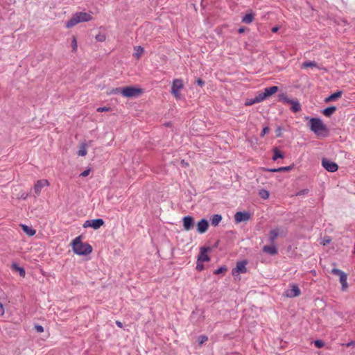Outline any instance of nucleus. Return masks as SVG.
Here are the masks:
<instances>
[{
    "instance_id": "obj_1",
    "label": "nucleus",
    "mask_w": 355,
    "mask_h": 355,
    "mask_svg": "<svg viewBox=\"0 0 355 355\" xmlns=\"http://www.w3.org/2000/svg\"><path fill=\"white\" fill-rule=\"evenodd\" d=\"M71 246L74 253L78 255H87L92 251V246L88 243H83L80 236L73 240Z\"/></svg>"
},
{
    "instance_id": "obj_2",
    "label": "nucleus",
    "mask_w": 355,
    "mask_h": 355,
    "mask_svg": "<svg viewBox=\"0 0 355 355\" xmlns=\"http://www.w3.org/2000/svg\"><path fill=\"white\" fill-rule=\"evenodd\" d=\"M91 14L84 12H76L71 18L66 23V27L70 28L80 22H87L92 20Z\"/></svg>"
},
{
    "instance_id": "obj_3",
    "label": "nucleus",
    "mask_w": 355,
    "mask_h": 355,
    "mask_svg": "<svg viewBox=\"0 0 355 355\" xmlns=\"http://www.w3.org/2000/svg\"><path fill=\"white\" fill-rule=\"evenodd\" d=\"M310 129L318 136H326L327 128L320 119L312 118L309 121Z\"/></svg>"
},
{
    "instance_id": "obj_4",
    "label": "nucleus",
    "mask_w": 355,
    "mask_h": 355,
    "mask_svg": "<svg viewBox=\"0 0 355 355\" xmlns=\"http://www.w3.org/2000/svg\"><path fill=\"white\" fill-rule=\"evenodd\" d=\"M331 272L339 277V281L341 284V289L343 291H347L349 287L347 283V274L338 268H333Z\"/></svg>"
},
{
    "instance_id": "obj_5",
    "label": "nucleus",
    "mask_w": 355,
    "mask_h": 355,
    "mask_svg": "<svg viewBox=\"0 0 355 355\" xmlns=\"http://www.w3.org/2000/svg\"><path fill=\"white\" fill-rule=\"evenodd\" d=\"M142 94V89L134 87H125L121 89V94L124 97L131 98Z\"/></svg>"
},
{
    "instance_id": "obj_6",
    "label": "nucleus",
    "mask_w": 355,
    "mask_h": 355,
    "mask_svg": "<svg viewBox=\"0 0 355 355\" xmlns=\"http://www.w3.org/2000/svg\"><path fill=\"white\" fill-rule=\"evenodd\" d=\"M104 221L101 218L87 220L83 224L84 227H92L94 230H98L102 225H103Z\"/></svg>"
},
{
    "instance_id": "obj_7",
    "label": "nucleus",
    "mask_w": 355,
    "mask_h": 355,
    "mask_svg": "<svg viewBox=\"0 0 355 355\" xmlns=\"http://www.w3.org/2000/svg\"><path fill=\"white\" fill-rule=\"evenodd\" d=\"M49 186V182L47 180L43 179V180H37L33 187V189L35 191V193L37 196H40L41 191L42 188L44 187Z\"/></svg>"
},
{
    "instance_id": "obj_8",
    "label": "nucleus",
    "mask_w": 355,
    "mask_h": 355,
    "mask_svg": "<svg viewBox=\"0 0 355 355\" xmlns=\"http://www.w3.org/2000/svg\"><path fill=\"white\" fill-rule=\"evenodd\" d=\"M210 248L209 247H202L200 249V254L198 257V259L200 261L202 262H208L210 260V257L208 255V252L210 251Z\"/></svg>"
},
{
    "instance_id": "obj_9",
    "label": "nucleus",
    "mask_w": 355,
    "mask_h": 355,
    "mask_svg": "<svg viewBox=\"0 0 355 355\" xmlns=\"http://www.w3.org/2000/svg\"><path fill=\"white\" fill-rule=\"evenodd\" d=\"M250 214L248 212L238 211L234 215V220L236 223L248 221L250 218Z\"/></svg>"
},
{
    "instance_id": "obj_10",
    "label": "nucleus",
    "mask_w": 355,
    "mask_h": 355,
    "mask_svg": "<svg viewBox=\"0 0 355 355\" xmlns=\"http://www.w3.org/2000/svg\"><path fill=\"white\" fill-rule=\"evenodd\" d=\"M322 166L329 172H335L338 170V166L335 162H331L326 159H323L322 161Z\"/></svg>"
},
{
    "instance_id": "obj_11",
    "label": "nucleus",
    "mask_w": 355,
    "mask_h": 355,
    "mask_svg": "<svg viewBox=\"0 0 355 355\" xmlns=\"http://www.w3.org/2000/svg\"><path fill=\"white\" fill-rule=\"evenodd\" d=\"M248 262L246 261H239L236 263V267L233 269L232 275H234L236 273H245L247 272L246 265Z\"/></svg>"
},
{
    "instance_id": "obj_12",
    "label": "nucleus",
    "mask_w": 355,
    "mask_h": 355,
    "mask_svg": "<svg viewBox=\"0 0 355 355\" xmlns=\"http://www.w3.org/2000/svg\"><path fill=\"white\" fill-rule=\"evenodd\" d=\"M184 230L189 231L193 227L194 219L190 216H184L182 219Z\"/></svg>"
},
{
    "instance_id": "obj_13",
    "label": "nucleus",
    "mask_w": 355,
    "mask_h": 355,
    "mask_svg": "<svg viewBox=\"0 0 355 355\" xmlns=\"http://www.w3.org/2000/svg\"><path fill=\"white\" fill-rule=\"evenodd\" d=\"M209 227L208 221L206 219H201L197 223V232L200 234L206 232Z\"/></svg>"
},
{
    "instance_id": "obj_14",
    "label": "nucleus",
    "mask_w": 355,
    "mask_h": 355,
    "mask_svg": "<svg viewBox=\"0 0 355 355\" xmlns=\"http://www.w3.org/2000/svg\"><path fill=\"white\" fill-rule=\"evenodd\" d=\"M301 294L300 289L297 285H291V288L286 292V295L288 297H297Z\"/></svg>"
},
{
    "instance_id": "obj_15",
    "label": "nucleus",
    "mask_w": 355,
    "mask_h": 355,
    "mask_svg": "<svg viewBox=\"0 0 355 355\" xmlns=\"http://www.w3.org/2000/svg\"><path fill=\"white\" fill-rule=\"evenodd\" d=\"M21 228L22 230L28 236H33L35 234L36 231L33 229L31 227H29L24 224L20 225Z\"/></svg>"
},
{
    "instance_id": "obj_16",
    "label": "nucleus",
    "mask_w": 355,
    "mask_h": 355,
    "mask_svg": "<svg viewBox=\"0 0 355 355\" xmlns=\"http://www.w3.org/2000/svg\"><path fill=\"white\" fill-rule=\"evenodd\" d=\"M87 154V145L85 142H81L79 145L78 155L85 157Z\"/></svg>"
},
{
    "instance_id": "obj_17",
    "label": "nucleus",
    "mask_w": 355,
    "mask_h": 355,
    "mask_svg": "<svg viewBox=\"0 0 355 355\" xmlns=\"http://www.w3.org/2000/svg\"><path fill=\"white\" fill-rule=\"evenodd\" d=\"M184 87L182 80L179 78L174 79L172 83L171 89L181 90Z\"/></svg>"
},
{
    "instance_id": "obj_18",
    "label": "nucleus",
    "mask_w": 355,
    "mask_h": 355,
    "mask_svg": "<svg viewBox=\"0 0 355 355\" xmlns=\"http://www.w3.org/2000/svg\"><path fill=\"white\" fill-rule=\"evenodd\" d=\"M287 102L291 105V110L293 112H297L301 110V105L297 101L287 100Z\"/></svg>"
},
{
    "instance_id": "obj_19",
    "label": "nucleus",
    "mask_w": 355,
    "mask_h": 355,
    "mask_svg": "<svg viewBox=\"0 0 355 355\" xmlns=\"http://www.w3.org/2000/svg\"><path fill=\"white\" fill-rule=\"evenodd\" d=\"M263 251L271 255H274L277 253V250L276 247L273 245L263 246Z\"/></svg>"
},
{
    "instance_id": "obj_20",
    "label": "nucleus",
    "mask_w": 355,
    "mask_h": 355,
    "mask_svg": "<svg viewBox=\"0 0 355 355\" xmlns=\"http://www.w3.org/2000/svg\"><path fill=\"white\" fill-rule=\"evenodd\" d=\"M135 53H133V57L135 58L137 60H139L141 55L144 52V49L141 46H137L134 47Z\"/></svg>"
},
{
    "instance_id": "obj_21",
    "label": "nucleus",
    "mask_w": 355,
    "mask_h": 355,
    "mask_svg": "<svg viewBox=\"0 0 355 355\" xmlns=\"http://www.w3.org/2000/svg\"><path fill=\"white\" fill-rule=\"evenodd\" d=\"M342 94H343L342 91H338V92L332 94L331 95H330L327 98H326L324 101L326 103H329L330 101H335L336 99H337L338 98H340L341 96H342Z\"/></svg>"
},
{
    "instance_id": "obj_22",
    "label": "nucleus",
    "mask_w": 355,
    "mask_h": 355,
    "mask_svg": "<svg viewBox=\"0 0 355 355\" xmlns=\"http://www.w3.org/2000/svg\"><path fill=\"white\" fill-rule=\"evenodd\" d=\"M277 91H278V87L272 86L270 87L265 88L263 92L266 94V97H268V96L275 94Z\"/></svg>"
},
{
    "instance_id": "obj_23",
    "label": "nucleus",
    "mask_w": 355,
    "mask_h": 355,
    "mask_svg": "<svg viewBox=\"0 0 355 355\" xmlns=\"http://www.w3.org/2000/svg\"><path fill=\"white\" fill-rule=\"evenodd\" d=\"M254 18V15L253 13H248L243 17L242 21L245 24H249L253 21Z\"/></svg>"
},
{
    "instance_id": "obj_24",
    "label": "nucleus",
    "mask_w": 355,
    "mask_h": 355,
    "mask_svg": "<svg viewBox=\"0 0 355 355\" xmlns=\"http://www.w3.org/2000/svg\"><path fill=\"white\" fill-rule=\"evenodd\" d=\"M222 216L219 214H214L211 218V224L214 226H216L221 221Z\"/></svg>"
},
{
    "instance_id": "obj_25",
    "label": "nucleus",
    "mask_w": 355,
    "mask_h": 355,
    "mask_svg": "<svg viewBox=\"0 0 355 355\" xmlns=\"http://www.w3.org/2000/svg\"><path fill=\"white\" fill-rule=\"evenodd\" d=\"M279 234L278 229L272 230L269 233V239L273 243L275 240L278 237Z\"/></svg>"
},
{
    "instance_id": "obj_26",
    "label": "nucleus",
    "mask_w": 355,
    "mask_h": 355,
    "mask_svg": "<svg viewBox=\"0 0 355 355\" xmlns=\"http://www.w3.org/2000/svg\"><path fill=\"white\" fill-rule=\"evenodd\" d=\"M336 110V107L335 106L329 107L323 110V114L327 116H330Z\"/></svg>"
},
{
    "instance_id": "obj_27",
    "label": "nucleus",
    "mask_w": 355,
    "mask_h": 355,
    "mask_svg": "<svg viewBox=\"0 0 355 355\" xmlns=\"http://www.w3.org/2000/svg\"><path fill=\"white\" fill-rule=\"evenodd\" d=\"M273 154H274L273 157H272L273 160H276L278 158H284L283 153L277 148H275L273 149Z\"/></svg>"
},
{
    "instance_id": "obj_28",
    "label": "nucleus",
    "mask_w": 355,
    "mask_h": 355,
    "mask_svg": "<svg viewBox=\"0 0 355 355\" xmlns=\"http://www.w3.org/2000/svg\"><path fill=\"white\" fill-rule=\"evenodd\" d=\"M259 196L263 199H268L269 198V192L267 190L261 189L259 192Z\"/></svg>"
},
{
    "instance_id": "obj_29",
    "label": "nucleus",
    "mask_w": 355,
    "mask_h": 355,
    "mask_svg": "<svg viewBox=\"0 0 355 355\" xmlns=\"http://www.w3.org/2000/svg\"><path fill=\"white\" fill-rule=\"evenodd\" d=\"M121 88H112L107 92V95H112V94H121Z\"/></svg>"
},
{
    "instance_id": "obj_30",
    "label": "nucleus",
    "mask_w": 355,
    "mask_h": 355,
    "mask_svg": "<svg viewBox=\"0 0 355 355\" xmlns=\"http://www.w3.org/2000/svg\"><path fill=\"white\" fill-rule=\"evenodd\" d=\"M267 97H266V94H264V92H262V93L259 94L254 98H255V101L257 103H260V102L263 101Z\"/></svg>"
},
{
    "instance_id": "obj_31",
    "label": "nucleus",
    "mask_w": 355,
    "mask_h": 355,
    "mask_svg": "<svg viewBox=\"0 0 355 355\" xmlns=\"http://www.w3.org/2000/svg\"><path fill=\"white\" fill-rule=\"evenodd\" d=\"M315 67H317V64L313 61L304 62L302 64V67H304V68Z\"/></svg>"
},
{
    "instance_id": "obj_32",
    "label": "nucleus",
    "mask_w": 355,
    "mask_h": 355,
    "mask_svg": "<svg viewBox=\"0 0 355 355\" xmlns=\"http://www.w3.org/2000/svg\"><path fill=\"white\" fill-rule=\"evenodd\" d=\"M71 46H72V51L76 53L78 49V44H77L76 37L75 36L72 37Z\"/></svg>"
},
{
    "instance_id": "obj_33",
    "label": "nucleus",
    "mask_w": 355,
    "mask_h": 355,
    "mask_svg": "<svg viewBox=\"0 0 355 355\" xmlns=\"http://www.w3.org/2000/svg\"><path fill=\"white\" fill-rule=\"evenodd\" d=\"M13 267L19 272L21 277H24L26 275L25 270L23 268L19 267L17 265H13Z\"/></svg>"
},
{
    "instance_id": "obj_34",
    "label": "nucleus",
    "mask_w": 355,
    "mask_h": 355,
    "mask_svg": "<svg viewBox=\"0 0 355 355\" xmlns=\"http://www.w3.org/2000/svg\"><path fill=\"white\" fill-rule=\"evenodd\" d=\"M293 166L279 167L277 168V171H278L279 172L290 171L293 168Z\"/></svg>"
},
{
    "instance_id": "obj_35",
    "label": "nucleus",
    "mask_w": 355,
    "mask_h": 355,
    "mask_svg": "<svg viewBox=\"0 0 355 355\" xmlns=\"http://www.w3.org/2000/svg\"><path fill=\"white\" fill-rule=\"evenodd\" d=\"M314 345L317 348H322L324 347V343L321 340H316L314 341Z\"/></svg>"
},
{
    "instance_id": "obj_36",
    "label": "nucleus",
    "mask_w": 355,
    "mask_h": 355,
    "mask_svg": "<svg viewBox=\"0 0 355 355\" xmlns=\"http://www.w3.org/2000/svg\"><path fill=\"white\" fill-rule=\"evenodd\" d=\"M203 263L202 261H200L198 260H197V264H196V270H198V271H201L204 269V265H203Z\"/></svg>"
},
{
    "instance_id": "obj_37",
    "label": "nucleus",
    "mask_w": 355,
    "mask_h": 355,
    "mask_svg": "<svg viewBox=\"0 0 355 355\" xmlns=\"http://www.w3.org/2000/svg\"><path fill=\"white\" fill-rule=\"evenodd\" d=\"M171 94L176 99L180 98V90L171 89Z\"/></svg>"
},
{
    "instance_id": "obj_38",
    "label": "nucleus",
    "mask_w": 355,
    "mask_h": 355,
    "mask_svg": "<svg viewBox=\"0 0 355 355\" xmlns=\"http://www.w3.org/2000/svg\"><path fill=\"white\" fill-rule=\"evenodd\" d=\"M110 110H111V108L110 107H106V106L98 107L96 110V111L98 112H109Z\"/></svg>"
},
{
    "instance_id": "obj_39",
    "label": "nucleus",
    "mask_w": 355,
    "mask_h": 355,
    "mask_svg": "<svg viewBox=\"0 0 355 355\" xmlns=\"http://www.w3.org/2000/svg\"><path fill=\"white\" fill-rule=\"evenodd\" d=\"M254 103H257L255 98L247 99L245 102V105L250 106Z\"/></svg>"
},
{
    "instance_id": "obj_40",
    "label": "nucleus",
    "mask_w": 355,
    "mask_h": 355,
    "mask_svg": "<svg viewBox=\"0 0 355 355\" xmlns=\"http://www.w3.org/2000/svg\"><path fill=\"white\" fill-rule=\"evenodd\" d=\"M208 338L206 336H200L198 338V342L200 345H202L204 343L207 342Z\"/></svg>"
},
{
    "instance_id": "obj_41",
    "label": "nucleus",
    "mask_w": 355,
    "mask_h": 355,
    "mask_svg": "<svg viewBox=\"0 0 355 355\" xmlns=\"http://www.w3.org/2000/svg\"><path fill=\"white\" fill-rule=\"evenodd\" d=\"M331 239L329 236H325L323 238L321 244L323 245H326L327 244L331 242Z\"/></svg>"
},
{
    "instance_id": "obj_42",
    "label": "nucleus",
    "mask_w": 355,
    "mask_h": 355,
    "mask_svg": "<svg viewBox=\"0 0 355 355\" xmlns=\"http://www.w3.org/2000/svg\"><path fill=\"white\" fill-rule=\"evenodd\" d=\"M226 270H227V268L225 267H220L214 271V274L218 275L223 272H225Z\"/></svg>"
},
{
    "instance_id": "obj_43",
    "label": "nucleus",
    "mask_w": 355,
    "mask_h": 355,
    "mask_svg": "<svg viewBox=\"0 0 355 355\" xmlns=\"http://www.w3.org/2000/svg\"><path fill=\"white\" fill-rule=\"evenodd\" d=\"M89 173H90V169L89 168L86 169L80 174V176L86 177V176L89 175Z\"/></svg>"
},
{
    "instance_id": "obj_44",
    "label": "nucleus",
    "mask_w": 355,
    "mask_h": 355,
    "mask_svg": "<svg viewBox=\"0 0 355 355\" xmlns=\"http://www.w3.org/2000/svg\"><path fill=\"white\" fill-rule=\"evenodd\" d=\"M96 39L98 41L103 42L105 40V35H98L96 36Z\"/></svg>"
},
{
    "instance_id": "obj_45",
    "label": "nucleus",
    "mask_w": 355,
    "mask_h": 355,
    "mask_svg": "<svg viewBox=\"0 0 355 355\" xmlns=\"http://www.w3.org/2000/svg\"><path fill=\"white\" fill-rule=\"evenodd\" d=\"M269 132V128L268 127H265L261 133V137H263L266 134Z\"/></svg>"
},
{
    "instance_id": "obj_46",
    "label": "nucleus",
    "mask_w": 355,
    "mask_h": 355,
    "mask_svg": "<svg viewBox=\"0 0 355 355\" xmlns=\"http://www.w3.org/2000/svg\"><path fill=\"white\" fill-rule=\"evenodd\" d=\"M35 329L39 333H42L44 331V328L41 325L35 326Z\"/></svg>"
},
{
    "instance_id": "obj_47",
    "label": "nucleus",
    "mask_w": 355,
    "mask_h": 355,
    "mask_svg": "<svg viewBox=\"0 0 355 355\" xmlns=\"http://www.w3.org/2000/svg\"><path fill=\"white\" fill-rule=\"evenodd\" d=\"M196 83L198 85H199L200 86L204 85V83H205L204 81L200 78L197 79Z\"/></svg>"
},
{
    "instance_id": "obj_48",
    "label": "nucleus",
    "mask_w": 355,
    "mask_h": 355,
    "mask_svg": "<svg viewBox=\"0 0 355 355\" xmlns=\"http://www.w3.org/2000/svg\"><path fill=\"white\" fill-rule=\"evenodd\" d=\"M0 309H1V315H3V313H4V308H3V306L1 302H0Z\"/></svg>"
},
{
    "instance_id": "obj_49",
    "label": "nucleus",
    "mask_w": 355,
    "mask_h": 355,
    "mask_svg": "<svg viewBox=\"0 0 355 355\" xmlns=\"http://www.w3.org/2000/svg\"><path fill=\"white\" fill-rule=\"evenodd\" d=\"M266 171H270V172H279L278 171H277V168H267V169H265Z\"/></svg>"
},
{
    "instance_id": "obj_50",
    "label": "nucleus",
    "mask_w": 355,
    "mask_h": 355,
    "mask_svg": "<svg viewBox=\"0 0 355 355\" xmlns=\"http://www.w3.org/2000/svg\"><path fill=\"white\" fill-rule=\"evenodd\" d=\"M116 324L120 328H121L123 327V324H122V323L120 321H118V320L116 321Z\"/></svg>"
},
{
    "instance_id": "obj_51",
    "label": "nucleus",
    "mask_w": 355,
    "mask_h": 355,
    "mask_svg": "<svg viewBox=\"0 0 355 355\" xmlns=\"http://www.w3.org/2000/svg\"><path fill=\"white\" fill-rule=\"evenodd\" d=\"M352 345H355V342L352 341V342L348 343L346 344L347 347H349V346H352Z\"/></svg>"
},
{
    "instance_id": "obj_52",
    "label": "nucleus",
    "mask_w": 355,
    "mask_h": 355,
    "mask_svg": "<svg viewBox=\"0 0 355 355\" xmlns=\"http://www.w3.org/2000/svg\"><path fill=\"white\" fill-rule=\"evenodd\" d=\"M28 196V194H26V193H23V194L21 196V198L25 200V199H26V198H27Z\"/></svg>"
},
{
    "instance_id": "obj_53",
    "label": "nucleus",
    "mask_w": 355,
    "mask_h": 355,
    "mask_svg": "<svg viewBox=\"0 0 355 355\" xmlns=\"http://www.w3.org/2000/svg\"><path fill=\"white\" fill-rule=\"evenodd\" d=\"M278 29H279V28H278V27H273V28H272V31L273 33H276V32H277Z\"/></svg>"
},
{
    "instance_id": "obj_54",
    "label": "nucleus",
    "mask_w": 355,
    "mask_h": 355,
    "mask_svg": "<svg viewBox=\"0 0 355 355\" xmlns=\"http://www.w3.org/2000/svg\"><path fill=\"white\" fill-rule=\"evenodd\" d=\"M307 193V190H303L297 193V195L304 194Z\"/></svg>"
},
{
    "instance_id": "obj_55",
    "label": "nucleus",
    "mask_w": 355,
    "mask_h": 355,
    "mask_svg": "<svg viewBox=\"0 0 355 355\" xmlns=\"http://www.w3.org/2000/svg\"><path fill=\"white\" fill-rule=\"evenodd\" d=\"M243 32H244V28H241L239 29V33H242Z\"/></svg>"
}]
</instances>
